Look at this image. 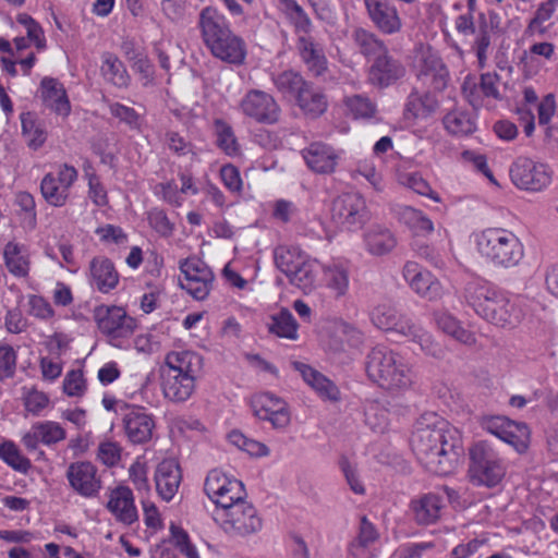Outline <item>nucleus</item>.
I'll list each match as a JSON object with an SVG mask.
<instances>
[{
  "mask_svg": "<svg viewBox=\"0 0 558 558\" xmlns=\"http://www.w3.org/2000/svg\"><path fill=\"white\" fill-rule=\"evenodd\" d=\"M418 461L432 473L451 474L463 454L460 432L435 413L421 415L411 437Z\"/></svg>",
  "mask_w": 558,
  "mask_h": 558,
  "instance_id": "nucleus-1",
  "label": "nucleus"
},
{
  "mask_svg": "<svg viewBox=\"0 0 558 558\" xmlns=\"http://www.w3.org/2000/svg\"><path fill=\"white\" fill-rule=\"evenodd\" d=\"M464 296L477 315L501 328L517 327L524 316L515 300L487 282L468 283Z\"/></svg>",
  "mask_w": 558,
  "mask_h": 558,
  "instance_id": "nucleus-2",
  "label": "nucleus"
},
{
  "mask_svg": "<svg viewBox=\"0 0 558 558\" xmlns=\"http://www.w3.org/2000/svg\"><path fill=\"white\" fill-rule=\"evenodd\" d=\"M371 319L378 329L393 332L416 343L425 354L436 359L444 356L442 347L434 340L433 336L412 316L401 312L395 305L388 303L377 305L371 313Z\"/></svg>",
  "mask_w": 558,
  "mask_h": 558,
  "instance_id": "nucleus-3",
  "label": "nucleus"
},
{
  "mask_svg": "<svg viewBox=\"0 0 558 558\" xmlns=\"http://www.w3.org/2000/svg\"><path fill=\"white\" fill-rule=\"evenodd\" d=\"M473 242L478 255L495 268L515 267L524 257V246L511 230L489 227L473 233Z\"/></svg>",
  "mask_w": 558,
  "mask_h": 558,
  "instance_id": "nucleus-4",
  "label": "nucleus"
},
{
  "mask_svg": "<svg viewBox=\"0 0 558 558\" xmlns=\"http://www.w3.org/2000/svg\"><path fill=\"white\" fill-rule=\"evenodd\" d=\"M366 373L374 383L391 391L409 389L414 378L404 359L384 345L375 347L368 353Z\"/></svg>",
  "mask_w": 558,
  "mask_h": 558,
  "instance_id": "nucleus-5",
  "label": "nucleus"
},
{
  "mask_svg": "<svg viewBox=\"0 0 558 558\" xmlns=\"http://www.w3.org/2000/svg\"><path fill=\"white\" fill-rule=\"evenodd\" d=\"M202 36L214 56L232 63L244 59L241 39L231 34L225 16L213 7L204 8L198 21Z\"/></svg>",
  "mask_w": 558,
  "mask_h": 558,
  "instance_id": "nucleus-6",
  "label": "nucleus"
},
{
  "mask_svg": "<svg viewBox=\"0 0 558 558\" xmlns=\"http://www.w3.org/2000/svg\"><path fill=\"white\" fill-rule=\"evenodd\" d=\"M275 264L289 282L303 291L313 292L320 283L322 265L296 246L281 245L275 250Z\"/></svg>",
  "mask_w": 558,
  "mask_h": 558,
  "instance_id": "nucleus-7",
  "label": "nucleus"
},
{
  "mask_svg": "<svg viewBox=\"0 0 558 558\" xmlns=\"http://www.w3.org/2000/svg\"><path fill=\"white\" fill-rule=\"evenodd\" d=\"M469 454L468 477L471 484L486 488L501 485L507 474V463L490 442H475Z\"/></svg>",
  "mask_w": 558,
  "mask_h": 558,
  "instance_id": "nucleus-8",
  "label": "nucleus"
},
{
  "mask_svg": "<svg viewBox=\"0 0 558 558\" xmlns=\"http://www.w3.org/2000/svg\"><path fill=\"white\" fill-rule=\"evenodd\" d=\"M94 319L98 329L109 338L110 343L120 345V340L131 337L136 328V322L120 306H97Z\"/></svg>",
  "mask_w": 558,
  "mask_h": 558,
  "instance_id": "nucleus-9",
  "label": "nucleus"
},
{
  "mask_svg": "<svg viewBox=\"0 0 558 558\" xmlns=\"http://www.w3.org/2000/svg\"><path fill=\"white\" fill-rule=\"evenodd\" d=\"M481 426L511 446L518 453L527 451L531 433L526 424L511 421L506 416L489 415L482 418Z\"/></svg>",
  "mask_w": 558,
  "mask_h": 558,
  "instance_id": "nucleus-10",
  "label": "nucleus"
},
{
  "mask_svg": "<svg viewBox=\"0 0 558 558\" xmlns=\"http://www.w3.org/2000/svg\"><path fill=\"white\" fill-rule=\"evenodd\" d=\"M179 268L183 275L179 278L180 287L195 300H205L213 287L214 274L199 258L191 257L180 262Z\"/></svg>",
  "mask_w": 558,
  "mask_h": 558,
  "instance_id": "nucleus-11",
  "label": "nucleus"
},
{
  "mask_svg": "<svg viewBox=\"0 0 558 558\" xmlns=\"http://www.w3.org/2000/svg\"><path fill=\"white\" fill-rule=\"evenodd\" d=\"M331 219L342 230H359L367 220L365 201L354 193L338 196L332 203Z\"/></svg>",
  "mask_w": 558,
  "mask_h": 558,
  "instance_id": "nucleus-12",
  "label": "nucleus"
},
{
  "mask_svg": "<svg viewBox=\"0 0 558 558\" xmlns=\"http://www.w3.org/2000/svg\"><path fill=\"white\" fill-rule=\"evenodd\" d=\"M510 177L515 186L533 192L544 190L551 182V171L545 163L525 157H519L512 163Z\"/></svg>",
  "mask_w": 558,
  "mask_h": 558,
  "instance_id": "nucleus-13",
  "label": "nucleus"
},
{
  "mask_svg": "<svg viewBox=\"0 0 558 558\" xmlns=\"http://www.w3.org/2000/svg\"><path fill=\"white\" fill-rule=\"evenodd\" d=\"M253 414L268 421L275 429L286 430L291 424V411L288 402L270 392L254 395L251 399Z\"/></svg>",
  "mask_w": 558,
  "mask_h": 558,
  "instance_id": "nucleus-14",
  "label": "nucleus"
},
{
  "mask_svg": "<svg viewBox=\"0 0 558 558\" xmlns=\"http://www.w3.org/2000/svg\"><path fill=\"white\" fill-rule=\"evenodd\" d=\"M77 177V170L68 163L60 165L56 173H47L40 183V191L46 202L56 207L65 205L70 189Z\"/></svg>",
  "mask_w": 558,
  "mask_h": 558,
  "instance_id": "nucleus-15",
  "label": "nucleus"
},
{
  "mask_svg": "<svg viewBox=\"0 0 558 558\" xmlns=\"http://www.w3.org/2000/svg\"><path fill=\"white\" fill-rule=\"evenodd\" d=\"M70 488L81 497L96 498L102 489L101 475L90 461H75L65 471Z\"/></svg>",
  "mask_w": 558,
  "mask_h": 558,
  "instance_id": "nucleus-16",
  "label": "nucleus"
},
{
  "mask_svg": "<svg viewBox=\"0 0 558 558\" xmlns=\"http://www.w3.org/2000/svg\"><path fill=\"white\" fill-rule=\"evenodd\" d=\"M417 77L433 90H442L449 73L440 57L430 47L421 46L415 56Z\"/></svg>",
  "mask_w": 558,
  "mask_h": 558,
  "instance_id": "nucleus-17",
  "label": "nucleus"
},
{
  "mask_svg": "<svg viewBox=\"0 0 558 558\" xmlns=\"http://www.w3.org/2000/svg\"><path fill=\"white\" fill-rule=\"evenodd\" d=\"M204 490L218 507L235 502L244 497L243 483L217 469L207 474Z\"/></svg>",
  "mask_w": 558,
  "mask_h": 558,
  "instance_id": "nucleus-18",
  "label": "nucleus"
},
{
  "mask_svg": "<svg viewBox=\"0 0 558 558\" xmlns=\"http://www.w3.org/2000/svg\"><path fill=\"white\" fill-rule=\"evenodd\" d=\"M402 275L410 288L422 299L438 301L445 294L440 280L415 262H407Z\"/></svg>",
  "mask_w": 558,
  "mask_h": 558,
  "instance_id": "nucleus-19",
  "label": "nucleus"
},
{
  "mask_svg": "<svg viewBox=\"0 0 558 558\" xmlns=\"http://www.w3.org/2000/svg\"><path fill=\"white\" fill-rule=\"evenodd\" d=\"M125 436L132 444H146L154 435L156 422L154 416L143 408H131L122 418Z\"/></svg>",
  "mask_w": 558,
  "mask_h": 558,
  "instance_id": "nucleus-20",
  "label": "nucleus"
},
{
  "mask_svg": "<svg viewBox=\"0 0 558 558\" xmlns=\"http://www.w3.org/2000/svg\"><path fill=\"white\" fill-rule=\"evenodd\" d=\"M66 437L65 429L54 421L36 422L22 437V444L29 451L38 448L39 444L52 446Z\"/></svg>",
  "mask_w": 558,
  "mask_h": 558,
  "instance_id": "nucleus-21",
  "label": "nucleus"
},
{
  "mask_svg": "<svg viewBox=\"0 0 558 558\" xmlns=\"http://www.w3.org/2000/svg\"><path fill=\"white\" fill-rule=\"evenodd\" d=\"M246 116L257 122L272 124L279 120L280 107L271 95L251 90L246 94Z\"/></svg>",
  "mask_w": 558,
  "mask_h": 558,
  "instance_id": "nucleus-22",
  "label": "nucleus"
},
{
  "mask_svg": "<svg viewBox=\"0 0 558 558\" xmlns=\"http://www.w3.org/2000/svg\"><path fill=\"white\" fill-rule=\"evenodd\" d=\"M404 75V65L386 50L375 58L368 72V80L375 86L387 87Z\"/></svg>",
  "mask_w": 558,
  "mask_h": 558,
  "instance_id": "nucleus-23",
  "label": "nucleus"
},
{
  "mask_svg": "<svg viewBox=\"0 0 558 558\" xmlns=\"http://www.w3.org/2000/svg\"><path fill=\"white\" fill-rule=\"evenodd\" d=\"M371 21L385 34H395L401 29L402 23L397 8L388 0H364Z\"/></svg>",
  "mask_w": 558,
  "mask_h": 558,
  "instance_id": "nucleus-24",
  "label": "nucleus"
},
{
  "mask_svg": "<svg viewBox=\"0 0 558 558\" xmlns=\"http://www.w3.org/2000/svg\"><path fill=\"white\" fill-rule=\"evenodd\" d=\"M292 366L320 399L330 402L340 400L339 388L324 374L303 362H293Z\"/></svg>",
  "mask_w": 558,
  "mask_h": 558,
  "instance_id": "nucleus-25",
  "label": "nucleus"
},
{
  "mask_svg": "<svg viewBox=\"0 0 558 558\" xmlns=\"http://www.w3.org/2000/svg\"><path fill=\"white\" fill-rule=\"evenodd\" d=\"M303 158L311 170L331 173L340 159V153L325 143H313L303 150Z\"/></svg>",
  "mask_w": 558,
  "mask_h": 558,
  "instance_id": "nucleus-26",
  "label": "nucleus"
},
{
  "mask_svg": "<svg viewBox=\"0 0 558 558\" xmlns=\"http://www.w3.org/2000/svg\"><path fill=\"white\" fill-rule=\"evenodd\" d=\"M107 509L117 521L126 525H131L138 519L134 496L128 486L120 485L111 490Z\"/></svg>",
  "mask_w": 558,
  "mask_h": 558,
  "instance_id": "nucleus-27",
  "label": "nucleus"
},
{
  "mask_svg": "<svg viewBox=\"0 0 558 558\" xmlns=\"http://www.w3.org/2000/svg\"><path fill=\"white\" fill-rule=\"evenodd\" d=\"M182 474L178 462L174 460L161 461L155 472V484L158 495L165 501L173 499L181 484Z\"/></svg>",
  "mask_w": 558,
  "mask_h": 558,
  "instance_id": "nucleus-28",
  "label": "nucleus"
},
{
  "mask_svg": "<svg viewBox=\"0 0 558 558\" xmlns=\"http://www.w3.org/2000/svg\"><path fill=\"white\" fill-rule=\"evenodd\" d=\"M38 97L43 104L54 113L68 117L71 105L63 85L56 78L44 77L38 89Z\"/></svg>",
  "mask_w": 558,
  "mask_h": 558,
  "instance_id": "nucleus-29",
  "label": "nucleus"
},
{
  "mask_svg": "<svg viewBox=\"0 0 558 558\" xmlns=\"http://www.w3.org/2000/svg\"><path fill=\"white\" fill-rule=\"evenodd\" d=\"M363 342L362 332L345 322H336L331 325L326 340V348L333 352H344L357 348Z\"/></svg>",
  "mask_w": 558,
  "mask_h": 558,
  "instance_id": "nucleus-30",
  "label": "nucleus"
},
{
  "mask_svg": "<svg viewBox=\"0 0 558 558\" xmlns=\"http://www.w3.org/2000/svg\"><path fill=\"white\" fill-rule=\"evenodd\" d=\"M119 272L105 256H95L89 262V282L101 293H109L119 283Z\"/></svg>",
  "mask_w": 558,
  "mask_h": 558,
  "instance_id": "nucleus-31",
  "label": "nucleus"
},
{
  "mask_svg": "<svg viewBox=\"0 0 558 558\" xmlns=\"http://www.w3.org/2000/svg\"><path fill=\"white\" fill-rule=\"evenodd\" d=\"M215 520L231 537H241L244 529V497L218 507Z\"/></svg>",
  "mask_w": 558,
  "mask_h": 558,
  "instance_id": "nucleus-32",
  "label": "nucleus"
},
{
  "mask_svg": "<svg viewBox=\"0 0 558 558\" xmlns=\"http://www.w3.org/2000/svg\"><path fill=\"white\" fill-rule=\"evenodd\" d=\"M442 507V498L432 493L413 499L410 505L413 519L420 525L436 523L440 518Z\"/></svg>",
  "mask_w": 558,
  "mask_h": 558,
  "instance_id": "nucleus-33",
  "label": "nucleus"
},
{
  "mask_svg": "<svg viewBox=\"0 0 558 558\" xmlns=\"http://www.w3.org/2000/svg\"><path fill=\"white\" fill-rule=\"evenodd\" d=\"M202 368V357L191 351L169 352L165 359V366L160 372L177 375L197 377Z\"/></svg>",
  "mask_w": 558,
  "mask_h": 558,
  "instance_id": "nucleus-34",
  "label": "nucleus"
},
{
  "mask_svg": "<svg viewBox=\"0 0 558 558\" xmlns=\"http://www.w3.org/2000/svg\"><path fill=\"white\" fill-rule=\"evenodd\" d=\"M161 378L162 393L172 402L187 400L195 390L196 377L161 372Z\"/></svg>",
  "mask_w": 558,
  "mask_h": 558,
  "instance_id": "nucleus-35",
  "label": "nucleus"
},
{
  "mask_svg": "<svg viewBox=\"0 0 558 558\" xmlns=\"http://www.w3.org/2000/svg\"><path fill=\"white\" fill-rule=\"evenodd\" d=\"M438 108V100L430 92L413 90L407 100L404 116L415 121H427Z\"/></svg>",
  "mask_w": 558,
  "mask_h": 558,
  "instance_id": "nucleus-36",
  "label": "nucleus"
},
{
  "mask_svg": "<svg viewBox=\"0 0 558 558\" xmlns=\"http://www.w3.org/2000/svg\"><path fill=\"white\" fill-rule=\"evenodd\" d=\"M4 264L9 272L19 278H26L31 270L28 247L16 241H10L3 248Z\"/></svg>",
  "mask_w": 558,
  "mask_h": 558,
  "instance_id": "nucleus-37",
  "label": "nucleus"
},
{
  "mask_svg": "<svg viewBox=\"0 0 558 558\" xmlns=\"http://www.w3.org/2000/svg\"><path fill=\"white\" fill-rule=\"evenodd\" d=\"M323 283L329 290L331 296L340 299L349 291V270L340 263H330L322 266Z\"/></svg>",
  "mask_w": 558,
  "mask_h": 558,
  "instance_id": "nucleus-38",
  "label": "nucleus"
},
{
  "mask_svg": "<svg viewBox=\"0 0 558 558\" xmlns=\"http://www.w3.org/2000/svg\"><path fill=\"white\" fill-rule=\"evenodd\" d=\"M298 50L307 70L318 76L327 69V60L322 47L314 43L311 37L300 36Z\"/></svg>",
  "mask_w": 558,
  "mask_h": 558,
  "instance_id": "nucleus-39",
  "label": "nucleus"
},
{
  "mask_svg": "<svg viewBox=\"0 0 558 558\" xmlns=\"http://www.w3.org/2000/svg\"><path fill=\"white\" fill-rule=\"evenodd\" d=\"M293 102L305 116L312 118L319 117L327 109L326 96L310 83L301 90Z\"/></svg>",
  "mask_w": 558,
  "mask_h": 558,
  "instance_id": "nucleus-40",
  "label": "nucleus"
},
{
  "mask_svg": "<svg viewBox=\"0 0 558 558\" xmlns=\"http://www.w3.org/2000/svg\"><path fill=\"white\" fill-rule=\"evenodd\" d=\"M364 241L366 250L375 256L388 254L397 245V239L393 233L380 226L371 227L364 235Z\"/></svg>",
  "mask_w": 558,
  "mask_h": 558,
  "instance_id": "nucleus-41",
  "label": "nucleus"
},
{
  "mask_svg": "<svg viewBox=\"0 0 558 558\" xmlns=\"http://www.w3.org/2000/svg\"><path fill=\"white\" fill-rule=\"evenodd\" d=\"M100 73L106 82L118 88H126L131 82L125 65L111 52H105L101 56Z\"/></svg>",
  "mask_w": 558,
  "mask_h": 558,
  "instance_id": "nucleus-42",
  "label": "nucleus"
},
{
  "mask_svg": "<svg viewBox=\"0 0 558 558\" xmlns=\"http://www.w3.org/2000/svg\"><path fill=\"white\" fill-rule=\"evenodd\" d=\"M396 213L399 221L416 235L426 236L434 231L433 221L420 209L402 205L398 206Z\"/></svg>",
  "mask_w": 558,
  "mask_h": 558,
  "instance_id": "nucleus-43",
  "label": "nucleus"
},
{
  "mask_svg": "<svg viewBox=\"0 0 558 558\" xmlns=\"http://www.w3.org/2000/svg\"><path fill=\"white\" fill-rule=\"evenodd\" d=\"M436 326L448 336L464 344H473L475 342L474 335L466 330L461 323L450 313L446 311H437L434 313Z\"/></svg>",
  "mask_w": 558,
  "mask_h": 558,
  "instance_id": "nucleus-44",
  "label": "nucleus"
},
{
  "mask_svg": "<svg viewBox=\"0 0 558 558\" xmlns=\"http://www.w3.org/2000/svg\"><path fill=\"white\" fill-rule=\"evenodd\" d=\"M277 90L283 98L293 101L301 90L307 85L302 75L292 70H284L272 76Z\"/></svg>",
  "mask_w": 558,
  "mask_h": 558,
  "instance_id": "nucleus-45",
  "label": "nucleus"
},
{
  "mask_svg": "<svg viewBox=\"0 0 558 558\" xmlns=\"http://www.w3.org/2000/svg\"><path fill=\"white\" fill-rule=\"evenodd\" d=\"M278 8L294 26L296 33L308 34L311 32L312 22L295 0H278Z\"/></svg>",
  "mask_w": 558,
  "mask_h": 558,
  "instance_id": "nucleus-46",
  "label": "nucleus"
},
{
  "mask_svg": "<svg viewBox=\"0 0 558 558\" xmlns=\"http://www.w3.org/2000/svg\"><path fill=\"white\" fill-rule=\"evenodd\" d=\"M378 538L375 526L363 517L360 523L357 538L350 546V558H365L366 548Z\"/></svg>",
  "mask_w": 558,
  "mask_h": 558,
  "instance_id": "nucleus-47",
  "label": "nucleus"
},
{
  "mask_svg": "<svg viewBox=\"0 0 558 558\" xmlns=\"http://www.w3.org/2000/svg\"><path fill=\"white\" fill-rule=\"evenodd\" d=\"M22 134L27 145L33 149H38L44 145L47 138V132L41 123L37 122L31 112L22 113Z\"/></svg>",
  "mask_w": 558,
  "mask_h": 558,
  "instance_id": "nucleus-48",
  "label": "nucleus"
},
{
  "mask_svg": "<svg viewBox=\"0 0 558 558\" xmlns=\"http://www.w3.org/2000/svg\"><path fill=\"white\" fill-rule=\"evenodd\" d=\"M351 37L354 44L359 47L361 53L364 56H374L377 58L379 54L387 50L381 40L376 38L374 34L363 28H354Z\"/></svg>",
  "mask_w": 558,
  "mask_h": 558,
  "instance_id": "nucleus-49",
  "label": "nucleus"
},
{
  "mask_svg": "<svg viewBox=\"0 0 558 558\" xmlns=\"http://www.w3.org/2000/svg\"><path fill=\"white\" fill-rule=\"evenodd\" d=\"M398 182L422 196H426L436 203L440 202V196L418 172H399Z\"/></svg>",
  "mask_w": 558,
  "mask_h": 558,
  "instance_id": "nucleus-50",
  "label": "nucleus"
},
{
  "mask_svg": "<svg viewBox=\"0 0 558 558\" xmlns=\"http://www.w3.org/2000/svg\"><path fill=\"white\" fill-rule=\"evenodd\" d=\"M270 331L278 337L295 340L298 338V324L291 312L281 310L272 316Z\"/></svg>",
  "mask_w": 558,
  "mask_h": 558,
  "instance_id": "nucleus-51",
  "label": "nucleus"
},
{
  "mask_svg": "<svg viewBox=\"0 0 558 558\" xmlns=\"http://www.w3.org/2000/svg\"><path fill=\"white\" fill-rule=\"evenodd\" d=\"M365 423L375 432L384 433L389 425L388 411L384 405L375 400L367 401L365 404Z\"/></svg>",
  "mask_w": 558,
  "mask_h": 558,
  "instance_id": "nucleus-52",
  "label": "nucleus"
},
{
  "mask_svg": "<svg viewBox=\"0 0 558 558\" xmlns=\"http://www.w3.org/2000/svg\"><path fill=\"white\" fill-rule=\"evenodd\" d=\"M557 0H546L538 4L533 19L526 26V34L529 35H544L546 27L543 25L545 22L551 19L556 11Z\"/></svg>",
  "mask_w": 558,
  "mask_h": 558,
  "instance_id": "nucleus-53",
  "label": "nucleus"
},
{
  "mask_svg": "<svg viewBox=\"0 0 558 558\" xmlns=\"http://www.w3.org/2000/svg\"><path fill=\"white\" fill-rule=\"evenodd\" d=\"M444 125L448 132L454 135H468L475 129L474 121L471 117L459 110H454L446 114Z\"/></svg>",
  "mask_w": 558,
  "mask_h": 558,
  "instance_id": "nucleus-54",
  "label": "nucleus"
},
{
  "mask_svg": "<svg viewBox=\"0 0 558 558\" xmlns=\"http://www.w3.org/2000/svg\"><path fill=\"white\" fill-rule=\"evenodd\" d=\"M214 125L218 147L227 155H238L240 153V145L236 142L231 126L220 119L215 120Z\"/></svg>",
  "mask_w": 558,
  "mask_h": 558,
  "instance_id": "nucleus-55",
  "label": "nucleus"
},
{
  "mask_svg": "<svg viewBox=\"0 0 558 558\" xmlns=\"http://www.w3.org/2000/svg\"><path fill=\"white\" fill-rule=\"evenodd\" d=\"M0 459L12 469L23 473L31 468V461L21 453L17 446L12 441H4L0 445Z\"/></svg>",
  "mask_w": 558,
  "mask_h": 558,
  "instance_id": "nucleus-56",
  "label": "nucleus"
},
{
  "mask_svg": "<svg viewBox=\"0 0 558 558\" xmlns=\"http://www.w3.org/2000/svg\"><path fill=\"white\" fill-rule=\"evenodd\" d=\"M22 399L25 410L33 415H39L40 412L48 408L50 403L49 397L45 392L39 391L34 387H24Z\"/></svg>",
  "mask_w": 558,
  "mask_h": 558,
  "instance_id": "nucleus-57",
  "label": "nucleus"
},
{
  "mask_svg": "<svg viewBox=\"0 0 558 558\" xmlns=\"http://www.w3.org/2000/svg\"><path fill=\"white\" fill-rule=\"evenodd\" d=\"M149 226L161 236L168 238L172 235L174 225L169 220L166 211L160 208H151L147 213Z\"/></svg>",
  "mask_w": 558,
  "mask_h": 558,
  "instance_id": "nucleus-58",
  "label": "nucleus"
},
{
  "mask_svg": "<svg viewBox=\"0 0 558 558\" xmlns=\"http://www.w3.org/2000/svg\"><path fill=\"white\" fill-rule=\"evenodd\" d=\"M122 456V448L114 441H102L97 449V459L108 468H114L119 464Z\"/></svg>",
  "mask_w": 558,
  "mask_h": 558,
  "instance_id": "nucleus-59",
  "label": "nucleus"
},
{
  "mask_svg": "<svg viewBox=\"0 0 558 558\" xmlns=\"http://www.w3.org/2000/svg\"><path fill=\"white\" fill-rule=\"evenodd\" d=\"M345 106L354 118H371L376 111L375 105L368 98L360 95L348 97Z\"/></svg>",
  "mask_w": 558,
  "mask_h": 558,
  "instance_id": "nucleus-60",
  "label": "nucleus"
},
{
  "mask_svg": "<svg viewBox=\"0 0 558 558\" xmlns=\"http://www.w3.org/2000/svg\"><path fill=\"white\" fill-rule=\"evenodd\" d=\"M86 390V383L81 369H72L66 373L63 380V391L69 397H82Z\"/></svg>",
  "mask_w": 558,
  "mask_h": 558,
  "instance_id": "nucleus-61",
  "label": "nucleus"
},
{
  "mask_svg": "<svg viewBox=\"0 0 558 558\" xmlns=\"http://www.w3.org/2000/svg\"><path fill=\"white\" fill-rule=\"evenodd\" d=\"M16 368V352L9 344H0V380L10 378Z\"/></svg>",
  "mask_w": 558,
  "mask_h": 558,
  "instance_id": "nucleus-62",
  "label": "nucleus"
},
{
  "mask_svg": "<svg viewBox=\"0 0 558 558\" xmlns=\"http://www.w3.org/2000/svg\"><path fill=\"white\" fill-rule=\"evenodd\" d=\"M88 179V197L98 207H105L108 205V194L100 182V179L95 173H86Z\"/></svg>",
  "mask_w": 558,
  "mask_h": 558,
  "instance_id": "nucleus-63",
  "label": "nucleus"
},
{
  "mask_svg": "<svg viewBox=\"0 0 558 558\" xmlns=\"http://www.w3.org/2000/svg\"><path fill=\"white\" fill-rule=\"evenodd\" d=\"M171 536L174 545L180 549V551L185 555L187 558H199L197 550L191 544L187 533L181 529L172 524L170 526Z\"/></svg>",
  "mask_w": 558,
  "mask_h": 558,
  "instance_id": "nucleus-64",
  "label": "nucleus"
}]
</instances>
